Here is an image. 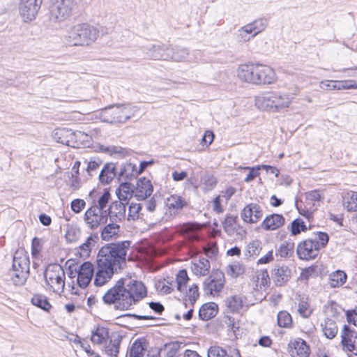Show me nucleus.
<instances>
[{
    "instance_id": "4d7b16f0",
    "label": "nucleus",
    "mask_w": 357,
    "mask_h": 357,
    "mask_svg": "<svg viewBox=\"0 0 357 357\" xmlns=\"http://www.w3.org/2000/svg\"><path fill=\"white\" fill-rule=\"evenodd\" d=\"M225 231L229 235L234 234L236 231V217L227 215L222 222Z\"/></svg>"
},
{
    "instance_id": "c756f323",
    "label": "nucleus",
    "mask_w": 357,
    "mask_h": 357,
    "mask_svg": "<svg viewBox=\"0 0 357 357\" xmlns=\"http://www.w3.org/2000/svg\"><path fill=\"white\" fill-rule=\"evenodd\" d=\"M116 165L112 162L107 163L99 174V180L102 184H109L116 176Z\"/></svg>"
},
{
    "instance_id": "72a5a7b5",
    "label": "nucleus",
    "mask_w": 357,
    "mask_h": 357,
    "mask_svg": "<svg viewBox=\"0 0 357 357\" xmlns=\"http://www.w3.org/2000/svg\"><path fill=\"white\" fill-rule=\"evenodd\" d=\"M217 313V305L208 303L203 305L199 310V317L202 320H208L215 317Z\"/></svg>"
},
{
    "instance_id": "e433bc0d",
    "label": "nucleus",
    "mask_w": 357,
    "mask_h": 357,
    "mask_svg": "<svg viewBox=\"0 0 357 357\" xmlns=\"http://www.w3.org/2000/svg\"><path fill=\"white\" fill-rule=\"evenodd\" d=\"M343 205L348 211H357V192H349L342 196Z\"/></svg>"
},
{
    "instance_id": "37998d69",
    "label": "nucleus",
    "mask_w": 357,
    "mask_h": 357,
    "mask_svg": "<svg viewBox=\"0 0 357 357\" xmlns=\"http://www.w3.org/2000/svg\"><path fill=\"white\" fill-rule=\"evenodd\" d=\"M324 335L328 339H333L337 333V326L335 321L326 319L322 325Z\"/></svg>"
},
{
    "instance_id": "e2e57ef3",
    "label": "nucleus",
    "mask_w": 357,
    "mask_h": 357,
    "mask_svg": "<svg viewBox=\"0 0 357 357\" xmlns=\"http://www.w3.org/2000/svg\"><path fill=\"white\" fill-rule=\"evenodd\" d=\"M43 248V241L38 238H33L31 243V255L37 258Z\"/></svg>"
},
{
    "instance_id": "1a4fd4ad",
    "label": "nucleus",
    "mask_w": 357,
    "mask_h": 357,
    "mask_svg": "<svg viewBox=\"0 0 357 357\" xmlns=\"http://www.w3.org/2000/svg\"><path fill=\"white\" fill-rule=\"evenodd\" d=\"M75 6V0H50V19L54 22L65 21L72 15Z\"/></svg>"
},
{
    "instance_id": "f8f14e48",
    "label": "nucleus",
    "mask_w": 357,
    "mask_h": 357,
    "mask_svg": "<svg viewBox=\"0 0 357 357\" xmlns=\"http://www.w3.org/2000/svg\"><path fill=\"white\" fill-rule=\"evenodd\" d=\"M225 284L224 273L219 270L213 271L208 278L204 282V289L206 294L215 295L218 294Z\"/></svg>"
},
{
    "instance_id": "79ce46f5",
    "label": "nucleus",
    "mask_w": 357,
    "mask_h": 357,
    "mask_svg": "<svg viewBox=\"0 0 357 357\" xmlns=\"http://www.w3.org/2000/svg\"><path fill=\"white\" fill-rule=\"evenodd\" d=\"M313 312L312 307L310 306L308 298L302 297L298 303V312L303 318H308Z\"/></svg>"
},
{
    "instance_id": "39448f33",
    "label": "nucleus",
    "mask_w": 357,
    "mask_h": 357,
    "mask_svg": "<svg viewBox=\"0 0 357 357\" xmlns=\"http://www.w3.org/2000/svg\"><path fill=\"white\" fill-rule=\"evenodd\" d=\"M329 241L328 235L325 232L318 231L314 236L301 242L296 248L298 257L304 260H310L317 257L321 248L326 246Z\"/></svg>"
},
{
    "instance_id": "a211bd4d",
    "label": "nucleus",
    "mask_w": 357,
    "mask_h": 357,
    "mask_svg": "<svg viewBox=\"0 0 357 357\" xmlns=\"http://www.w3.org/2000/svg\"><path fill=\"white\" fill-rule=\"evenodd\" d=\"M241 216L246 223H257L263 216V210L259 205L251 203L243 208Z\"/></svg>"
},
{
    "instance_id": "c9c22d12",
    "label": "nucleus",
    "mask_w": 357,
    "mask_h": 357,
    "mask_svg": "<svg viewBox=\"0 0 357 357\" xmlns=\"http://www.w3.org/2000/svg\"><path fill=\"white\" fill-rule=\"evenodd\" d=\"M165 204L169 209L176 212L183 208L185 205V202L181 197L176 195H172L166 199Z\"/></svg>"
},
{
    "instance_id": "f03ea898",
    "label": "nucleus",
    "mask_w": 357,
    "mask_h": 357,
    "mask_svg": "<svg viewBox=\"0 0 357 357\" xmlns=\"http://www.w3.org/2000/svg\"><path fill=\"white\" fill-rule=\"evenodd\" d=\"M300 89L294 86L289 92L267 91L255 98V105L260 110L279 112L290 107Z\"/></svg>"
},
{
    "instance_id": "cd10ccee",
    "label": "nucleus",
    "mask_w": 357,
    "mask_h": 357,
    "mask_svg": "<svg viewBox=\"0 0 357 357\" xmlns=\"http://www.w3.org/2000/svg\"><path fill=\"white\" fill-rule=\"evenodd\" d=\"M120 232V226L116 222L107 224L101 230L100 236L103 241H109L116 238Z\"/></svg>"
},
{
    "instance_id": "473e14b6",
    "label": "nucleus",
    "mask_w": 357,
    "mask_h": 357,
    "mask_svg": "<svg viewBox=\"0 0 357 357\" xmlns=\"http://www.w3.org/2000/svg\"><path fill=\"white\" fill-rule=\"evenodd\" d=\"M116 195L120 200L119 202H128L132 197L134 191L130 183H123L117 188L116 191Z\"/></svg>"
},
{
    "instance_id": "09e8293b",
    "label": "nucleus",
    "mask_w": 357,
    "mask_h": 357,
    "mask_svg": "<svg viewBox=\"0 0 357 357\" xmlns=\"http://www.w3.org/2000/svg\"><path fill=\"white\" fill-rule=\"evenodd\" d=\"M189 280V278L187 274V271L185 269L181 270L176 274V278L175 281H172L173 284H174L177 290L180 292H183L186 289V283Z\"/></svg>"
},
{
    "instance_id": "603ef678",
    "label": "nucleus",
    "mask_w": 357,
    "mask_h": 357,
    "mask_svg": "<svg viewBox=\"0 0 357 357\" xmlns=\"http://www.w3.org/2000/svg\"><path fill=\"white\" fill-rule=\"evenodd\" d=\"M243 301L240 296H232L227 298V306L232 312H239L243 307Z\"/></svg>"
},
{
    "instance_id": "7ed1b4c3",
    "label": "nucleus",
    "mask_w": 357,
    "mask_h": 357,
    "mask_svg": "<svg viewBox=\"0 0 357 357\" xmlns=\"http://www.w3.org/2000/svg\"><path fill=\"white\" fill-rule=\"evenodd\" d=\"M130 245L128 241L107 244L98 251L96 261L116 271L121 269L126 263Z\"/></svg>"
},
{
    "instance_id": "3c124183",
    "label": "nucleus",
    "mask_w": 357,
    "mask_h": 357,
    "mask_svg": "<svg viewBox=\"0 0 357 357\" xmlns=\"http://www.w3.org/2000/svg\"><path fill=\"white\" fill-rule=\"evenodd\" d=\"M207 355L208 357H241L238 351L233 356H229L224 349L218 346L211 347Z\"/></svg>"
},
{
    "instance_id": "2f4dec72",
    "label": "nucleus",
    "mask_w": 357,
    "mask_h": 357,
    "mask_svg": "<svg viewBox=\"0 0 357 357\" xmlns=\"http://www.w3.org/2000/svg\"><path fill=\"white\" fill-rule=\"evenodd\" d=\"M110 197L109 192L105 190L96 199L93 200L91 207L96 208V210L106 213L107 212V208H106L108 206Z\"/></svg>"
},
{
    "instance_id": "774afa93",
    "label": "nucleus",
    "mask_w": 357,
    "mask_h": 357,
    "mask_svg": "<svg viewBox=\"0 0 357 357\" xmlns=\"http://www.w3.org/2000/svg\"><path fill=\"white\" fill-rule=\"evenodd\" d=\"M108 151L112 155L115 154L122 158H124L129 154L127 149L121 146H110L108 148Z\"/></svg>"
},
{
    "instance_id": "a19ab883",
    "label": "nucleus",
    "mask_w": 357,
    "mask_h": 357,
    "mask_svg": "<svg viewBox=\"0 0 357 357\" xmlns=\"http://www.w3.org/2000/svg\"><path fill=\"white\" fill-rule=\"evenodd\" d=\"M188 56V51L183 47H170V52L168 53L169 60L174 61H183Z\"/></svg>"
},
{
    "instance_id": "9b49d317",
    "label": "nucleus",
    "mask_w": 357,
    "mask_h": 357,
    "mask_svg": "<svg viewBox=\"0 0 357 357\" xmlns=\"http://www.w3.org/2000/svg\"><path fill=\"white\" fill-rule=\"evenodd\" d=\"M259 63L240 64L236 68V76L240 81L257 86Z\"/></svg>"
},
{
    "instance_id": "bb28decb",
    "label": "nucleus",
    "mask_w": 357,
    "mask_h": 357,
    "mask_svg": "<svg viewBox=\"0 0 357 357\" xmlns=\"http://www.w3.org/2000/svg\"><path fill=\"white\" fill-rule=\"evenodd\" d=\"M191 271L197 277L206 276L211 268L210 261L206 258L195 259L191 264Z\"/></svg>"
},
{
    "instance_id": "4be33fe9",
    "label": "nucleus",
    "mask_w": 357,
    "mask_h": 357,
    "mask_svg": "<svg viewBox=\"0 0 357 357\" xmlns=\"http://www.w3.org/2000/svg\"><path fill=\"white\" fill-rule=\"evenodd\" d=\"M98 240V235L96 233L91 234L86 238L85 241L79 247L75 248L76 255L80 258L86 259L90 257L93 248L95 247Z\"/></svg>"
},
{
    "instance_id": "13d9d810",
    "label": "nucleus",
    "mask_w": 357,
    "mask_h": 357,
    "mask_svg": "<svg viewBox=\"0 0 357 357\" xmlns=\"http://www.w3.org/2000/svg\"><path fill=\"white\" fill-rule=\"evenodd\" d=\"M307 227L301 218H296L292 221L290 226V231L293 236L300 234L302 231H305Z\"/></svg>"
},
{
    "instance_id": "f3484780",
    "label": "nucleus",
    "mask_w": 357,
    "mask_h": 357,
    "mask_svg": "<svg viewBox=\"0 0 357 357\" xmlns=\"http://www.w3.org/2000/svg\"><path fill=\"white\" fill-rule=\"evenodd\" d=\"M77 281L81 288L86 287L91 282L94 274V268L89 261L84 262L76 271Z\"/></svg>"
},
{
    "instance_id": "6ab92c4d",
    "label": "nucleus",
    "mask_w": 357,
    "mask_h": 357,
    "mask_svg": "<svg viewBox=\"0 0 357 357\" xmlns=\"http://www.w3.org/2000/svg\"><path fill=\"white\" fill-rule=\"evenodd\" d=\"M257 86L270 85L275 83L277 81V75L271 66L259 63Z\"/></svg>"
},
{
    "instance_id": "ea45409f",
    "label": "nucleus",
    "mask_w": 357,
    "mask_h": 357,
    "mask_svg": "<svg viewBox=\"0 0 357 357\" xmlns=\"http://www.w3.org/2000/svg\"><path fill=\"white\" fill-rule=\"evenodd\" d=\"M255 37L248 24L240 27L235 33V38L239 43H247Z\"/></svg>"
},
{
    "instance_id": "aec40b11",
    "label": "nucleus",
    "mask_w": 357,
    "mask_h": 357,
    "mask_svg": "<svg viewBox=\"0 0 357 357\" xmlns=\"http://www.w3.org/2000/svg\"><path fill=\"white\" fill-rule=\"evenodd\" d=\"M321 194L318 190H315L307 192L305 194V209L301 210L299 206H297L300 213L310 220L312 218V212L315 210L314 206L316 205V203H318L319 202Z\"/></svg>"
},
{
    "instance_id": "a878e982",
    "label": "nucleus",
    "mask_w": 357,
    "mask_h": 357,
    "mask_svg": "<svg viewBox=\"0 0 357 357\" xmlns=\"http://www.w3.org/2000/svg\"><path fill=\"white\" fill-rule=\"evenodd\" d=\"M54 139L62 144L75 146V132L66 128L57 129L54 133Z\"/></svg>"
},
{
    "instance_id": "f704fd0d",
    "label": "nucleus",
    "mask_w": 357,
    "mask_h": 357,
    "mask_svg": "<svg viewBox=\"0 0 357 357\" xmlns=\"http://www.w3.org/2000/svg\"><path fill=\"white\" fill-rule=\"evenodd\" d=\"M109 338V331L105 327H98L97 329L93 332L91 340L93 344H106Z\"/></svg>"
},
{
    "instance_id": "20e7f679",
    "label": "nucleus",
    "mask_w": 357,
    "mask_h": 357,
    "mask_svg": "<svg viewBox=\"0 0 357 357\" xmlns=\"http://www.w3.org/2000/svg\"><path fill=\"white\" fill-rule=\"evenodd\" d=\"M99 33V29L96 26L87 23H79L69 29L66 40L73 46H90L97 40Z\"/></svg>"
},
{
    "instance_id": "338daca9",
    "label": "nucleus",
    "mask_w": 357,
    "mask_h": 357,
    "mask_svg": "<svg viewBox=\"0 0 357 357\" xmlns=\"http://www.w3.org/2000/svg\"><path fill=\"white\" fill-rule=\"evenodd\" d=\"M101 164H102V161L99 158L91 160L88 162V165H87V168H86V171L89 173V174L91 176L92 173L93 172L96 171L99 168V167L100 166Z\"/></svg>"
},
{
    "instance_id": "5701e85b",
    "label": "nucleus",
    "mask_w": 357,
    "mask_h": 357,
    "mask_svg": "<svg viewBox=\"0 0 357 357\" xmlns=\"http://www.w3.org/2000/svg\"><path fill=\"white\" fill-rule=\"evenodd\" d=\"M289 353L292 357H308L310 348L303 340L297 338L289 342Z\"/></svg>"
},
{
    "instance_id": "423d86ee",
    "label": "nucleus",
    "mask_w": 357,
    "mask_h": 357,
    "mask_svg": "<svg viewBox=\"0 0 357 357\" xmlns=\"http://www.w3.org/2000/svg\"><path fill=\"white\" fill-rule=\"evenodd\" d=\"M137 108L130 104L112 105L102 109L99 118L109 123H123L135 115Z\"/></svg>"
},
{
    "instance_id": "bf43d9fd",
    "label": "nucleus",
    "mask_w": 357,
    "mask_h": 357,
    "mask_svg": "<svg viewBox=\"0 0 357 357\" xmlns=\"http://www.w3.org/2000/svg\"><path fill=\"white\" fill-rule=\"evenodd\" d=\"M278 324L280 327L288 328L292 324L291 316L286 311H280L278 314Z\"/></svg>"
},
{
    "instance_id": "4468645a",
    "label": "nucleus",
    "mask_w": 357,
    "mask_h": 357,
    "mask_svg": "<svg viewBox=\"0 0 357 357\" xmlns=\"http://www.w3.org/2000/svg\"><path fill=\"white\" fill-rule=\"evenodd\" d=\"M83 219L87 227L91 229H96L107 222L105 213L91 206L85 211Z\"/></svg>"
},
{
    "instance_id": "ddd939ff",
    "label": "nucleus",
    "mask_w": 357,
    "mask_h": 357,
    "mask_svg": "<svg viewBox=\"0 0 357 357\" xmlns=\"http://www.w3.org/2000/svg\"><path fill=\"white\" fill-rule=\"evenodd\" d=\"M341 339L343 350L357 356V331L344 325L341 331Z\"/></svg>"
},
{
    "instance_id": "6e6552de",
    "label": "nucleus",
    "mask_w": 357,
    "mask_h": 357,
    "mask_svg": "<svg viewBox=\"0 0 357 357\" xmlns=\"http://www.w3.org/2000/svg\"><path fill=\"white\" fill-rule=\"evenodd\" d=\"M46 284L54 292L61 294L65 287V272L62 267L56 264L49 265L44 273Z\"/></svg>"
},
{
    "instance_id": "5fc2aeb1",
    "label": "nucleus",
    "mask_w": 357,
    "mask_h": 357,
    "mask_svg": "<svg viewBox=\"0 0 357 357\" xmlns=\"http://www.w3.org/2000/svg\"><path fill=\"white\" fill-rule=\"evenodd\" d=\"M261 250V243L259 241H253L246 246V256L255 257L258 256Z\"/></svg>"
},
{
    "instance_id": "4c0bfd02",
    "label": "nucleus",
    "mask_w": 357,
    "mask_h": 357,
    "mask_svg": "<svg viewBox=\"0 0 357 357\" xmlns=\"http://www.w3.org/2000/svg\"><path fill=\"white\" fill-rule=\"evenodd\" d=\"M347 280V275L342 271H336L330 275L329 284L333 288L342 286Z\"/></svg>"
},
{
    "instance_id": "9d476101",
    "label": "nucleus",
    "mask_w": 357,
    "mask_h": 357,
    "mask_svg": "<svg viewBox=\"0 0 357 357\" xmlns=\"http://www.w3.org/2000/svg\"><path fill=\"white\" fill-rule=\"evenodd\" d=\"M43 0H20L18 11L23 22H29L36 19Z\"/></svg>"
},
{
    "instance_id": "69168bd1",
    "label": "nucleus",
    "mask_w": 357,
    "mask_h": 357,
    "mask_svg": "<svg viewBox=\"0 0 357 357\" xmlns=\"http://www.w3.org/2000/svg\"><path fill=\"white\" fill-rule=\"evenodd\" d=\"M86 206V202L82 199H75L71 201L70 207L75 213H79Z\"/></svg>"
},
{
    "instance_id": "0e129e2a",
    "label": "nucleus",
    "mask_w": 357,
    "mask_h": 357,
    "mask_svg": "<svg viewBox=\"0 0 357 357\" xmlns=\"http://www.w3.org/2000/svg\"><path fill=\"white\" fill-rule=\"evenodd\" d=\"M174 287H175L174 284H173L172 281L169 282L164 281V282H160L158 284V289L160 291V293L167 294L172 292V291L174 289Z\"/></svg>"
},
{
    "instance_id": "864d4df0",
    "label": "nucleus",
    "mask_w": 357,
    "mask_h": 357,
    "mask_svg": "<svg viewBox=\"0 0 357 357\" xmlns=\"http://www.w3.org/2000/svg\"><path fill=\"white\" fill-rule=\"evenodd\" d=\"M31 303L33 305L44 310L45 311H49L52 307L46 296L41 294L33 296L31 298Z\"/></svg>"
},
{
    "instance_id": "0eeeda50",
    "label": "nucleus",
    "mask_w": 357,
    "mask_h": 357,
    "mask_svg": "<svg viewBox=\"0 0 357 357\" xmlns=\"http://www.w3.org/2000/svg\"><path fill=\"white\" fill-rule=\"evenodd\" d=\"M29 257L23 248L17 249L13 256L11 280L15 285L23 284L29 275Z\"/></svg>"
},
{
    "instance_id": "393cba45",
    "label": "nucleus",
    "mask_w": 357,
    "mask_h": 357,
    "mask_svg": "<svg viewBox=\"0 0 357 357\" xmlns=\"http://www.w3.org/2000/svg\"><path fill=\"white\" fill-rule=\"evenodd\" d=\"M284 222L285 219L282 215L273 213L265 218L261 227L266 231H273L283 226Z\"/></svg>"
},
{
    "instance_id": "a18cd8bd",
    "label": "nucleus",
    "mask_w": 357,
    "mask_h": 357,
    "mask_svg": "<svg viewBox=\"0 0 357 357\" xmlns=\"http://www.w3.org/2000/svg\"><path fill=\"white\" fill-rule=\"evenodd\" d=\"M91 137L88 134L77 131L75 132L74 148L89 147L91 144Z\"/></svg>"
},
{
    "instance_id": "c85d7f7f",
    "label": "nucleus",
    "mask_w": 357,
    "mask_h": 357,
    "mask_svg": "<svg viewBox=\"0 0 357 357\" xmlns=\"http://www.w3.org/2000/svg\"><path fill=\"white\" fill-rule=\"evenodd\" d=\"M290 269L286 266H278L273 270V277L274 282L278 286H282L289 279Z\"/></svg>"
},
{
    "instance_id": "dca6fc26",
    "label": "nucleus",
    "mask_w": 357,
    "mask_h": 357,
    "mask_svg": "<svg viewBox=\"0 0 357 357\" xmlns=\"http://www.w3.org/2000/svg\"><path fill=\"white\" fill-rule=\"evenodd\" d=\"M143 51L150 59L169 61L168 53L170 52V47L165 45L149 44L143 47Z\"/></svg>"
},
{
    "instance_id": "6e6d98bb",
    "label": "nucleus",
    "mask_w": 357,
    "mask_h": 357,
    "mask_svg": "<svg viewBox=\"0 0 357 357\" xmlns=\"http://www.w3.org/2000/svg\"><path fill=\"white\" fill-rule=\"evenodd\" d=\"M199 229V227L197 224L187 223L181 227V232L187 235L191 240H196L197 239V236L195 234V231Z\"/></svg>"
},
{
    "instance_id": "de8ad7c7",
    "label": "nucleus",
    "mask_w": 357,
    "mask_h": 357,
    "mask_svg": "<svg viewBox=\"0 0 357 357\" xmlns=\"http://www.w3.org/2000/svg\"><path fill=\"white\" fill-rule=\"evenodd\" d=\"M247 24L254 36H256L265 30L268 25V20L266 18H258Z\"/></svg>"
},
{
    "instance_id": "c03bdc74",
    "label": "nucleus",
    "mask_w": 357,
    "mask_h": 357,
    "mask_svg": "<svg viewBox=\"0 0 357 357\" xmlns=\"http://www.w3.org/2000/svg\"><path fill=\"white\" fill-rule=\"evenodd\" d=\"M245 266L239 261H234L229 264L225 269L227 274L232 278H237L245 272Z\"/></svg>"
},
{
    "instance_id": "052dcab7",
    "label": "nucleus",
    "mask_w": 357,
    "mask_h": 357,
    "mask_svg": "<svg viewBox=\"0 0 357 357\" xmlns=\"http://www.w3.org/2000/svg\"><path fill=\"white\" fill-rule=\"evenodd\" d=\"M142 205L137 203H131L128 208V220H135L141 218Z\"/></svg>"
},
{
    "instance_id": "2eb2a0df",
    "label": "nucleus",
    "mask_w": 357,
    "mask_h": 357,
    "mask_svg": "<svg viewBox=\"0 0 357 357\" xmlns=\"http://www.w3.org/2000/svg\"><path fill=\"white\" fill-rule=\"evenodd\" d=\"M116 270L96 261V269L93 283L96 287H102L107 283Z\"/></svg>"
},
{
    "instance_id": "58836bf2",
    "label": "nucleus",
    "mask_w": 357,
    "mask_h": 357,
    "mask_svg": "<svg viewBox=\"0 0 357 357\" xmlns=\"http://www.w3.org/2000/svg\"><path fill=\"white\" fill-rule=\"evenodd\" d=\"M121 337L119 335L110 338L108 344L105 345V350L106 354L110 357H116L119 351V344Z\"/></svg>"
},
{
    "instance_id": "680f3d73",
    "label": "nucleus",
    "mask_w": 357,
    "mask_h": 357,
    "mask_svg": "<svg viewBox=\"0 0 357 357\" xmlns=\"http://www.w3.org/2000/svg\"><path fill=\"white\" fill-rule=\"evenodd\" d=\"M81 236V230L76 227H69L66 232V238L68 242L73 243L77 241Z\"/></svg>"
},
{
    "instance_id": "412c9836",
    "label": "nucleus",
    "mask_w": 357,
    "mask_h": 357,
    "mask_svg": "<svg viewBox=\"0 0 357 357\" xmlns=\"http://www.w3.org/2000/svg\"><path fill=\"white\" fill-rule=\"evenodd\" d=\"M126 204L119 201L112 202L107 208L106 213L107 219L109 217L111 222H121L126 217Z\"/></svg>"
},
{
    "instance_id": "8fccbe9b",
    "label": "nucleus",
    "mask_w": 357,
    "mask_h": 357,
    "mask_svg": "<svg viewBox=\"0 0 357 357\" xmlns=\"http://www.w3.org/2000/svg\"><path fill=\"white\" fill-rule=\"evenodd\" d=\"M199 297L198 287L197 284L191 285L189 289L185 291L184 298V304L185 306L188 305H192Z\"/></svg>"
},
{
    "instance_id": "f257e3e1",
    "label": "nucleus",
    "mask_w": 357,
    "mask_h": 357,
    "mask_svg": "<svg viewBox=\"0 0 357 357\" xmlns=\"http://www.w3.org/2000/svg\"><path fill=\"white\" fill-rule=\"evenodd\" d=\"M146 294V288L142 282L120 279L105 293L102 301L107 305H113L116 310H128Z\"/></svg>"
},
{
    "instance_id": "b1692460",
    "label": "nucleus",
    "mask_w": 357,
    "mask_h": 357,
    "mask_svg": "<svg viewBox=\"0 0 357 357\" xmlns=\"http://www.w3.org/2000/svg\"><path fill=\"white\" fill-rule=\"evenodd\" d=\"M153 192V185L149 179L146 178H139L136 184L134 192L135 197L138 200H144L149 197Z\"/></svg>"
},
{
    "instance_id": "7c9ffc66",
    "label": "nucleus",
    "mask_w": 357,
    "mask_h": 357,
    "mask_svg": "<svg viewBox=\"0 0 357 357\" xmlns=\"http://www.w3.org/2000/svg\"><path fill=\"white\" fill-rule=\"evenodd\" d=\"M147 344L148 343L144 339L135 340L130 347L129 357H144Z\"/></svg>"
},
{
    "instance_id": "49530a36",
    "label": "nucleus",
    "mask_w": 357,
    "mask_h": 357,
    "mask_svg": "<svg viewBox=\"0 0 357 357\" xmlns=\"http://www.w3.org/2000/svg\"><path fill=\"white\" fill-rule=\"evenodd\" d=\"M294 243L291 241H284L280 244L276 250V255L280 257H289L294 253Z\"/></svg>"
}]
</instances>
